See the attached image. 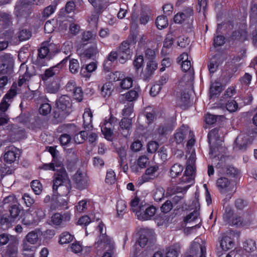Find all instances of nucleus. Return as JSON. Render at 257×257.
Here are the masks:
<instances>
[{
    "label": "nucleus",
    "mask_w": 257,
    "mask_h": 257,
    "mask_svg": "<svg viewBox=\"0 0 257 257\" xmlns=\"http://www.w3.org/2000/svg\"><path fill=\"white\" fill-rule=\"evenodd\" d=\"M183 171V167L178 163L174 164L170 169V175L171 177H177L179 176Z\"/></svg>",
    "instance_id": "79ce46f5"
},
{
    "label": "nucleus",
    "mask_w": 257,
    "mask_h": 257,
    "mask_svg": "<svg viewBox=\"0 0 257 257\" xmlns=\"http://www.w3.org/2000/svg\"><path fill=\"white\" fill-rule=\"evenodd\" d=\"M100 241L104 243V246L107 250H114V242L111 240V238L106 234H102L100 236Z\"/></svg>",
    "instance_id": "c9c22d12"
},
{
    "label": "nucleus",
    "mask_w": 257,
    "mask_h": 257,
    "mask_svg": "<svg viewBox=\"0 0 257 257\" xmlns=\"http://www.w3.org/2000/svg\"><path fill=\"white\" fill-rule=\"evenodd\" d=\"M176 123V121L174 118H168L159 126L157 130V133L160 136H166L173 131Z\"/></svg>",
    "instance_id": "9b49d317"
},
{
    "label": "nucleus",
    "mask_w": 257,
    "mask_h": 257,
    "mask_svg": "<svg viewBox=\"0 0 257 257\" xmlns=\"http://www.w3.org/2000/svg\"><path fill=\"white\" fill-rule=\"evenodd\" d=\"M20 157V153L15 147L11 148L4 155V160L8 164L14 163Z\"/></svg>",
    "instance_id": "aec40b11"
},
{
    "label": "nucleus",
    "mask_w": 257,
    "mask_h": 257,
    "mask_svg": "<svg viewBox=\"0 0 257 257\" xmlns=\"http://www.w3.org/2000/svg\"><path fill=\"white\" fill-rule=\"evenodd\" d=\"M23 202L28 207H30L35 203V200L28 193H25L22 198Z\"/></svg>",
    "instance_id": "e2e57ef3"
},
{
    "label": "nucleus",
    "mask_w": 257,
    "mask_h": 257,
    "mask_svg": "<svg viewBox=\"0 0 257 257\" xmlns=\"http://www.w3.org/2000/svg\"><path fill=\"white\" fill-rule=\"evenodd\" d=\"M199 215V212L196 210H194L184 217V222L186 224L195 222L198 219Z\"/></svg>",
    "instance_id": "49530a36"
},
{
    "label": "nucleus",
    "mask_w": 257,
    "mask_h": 257,
    "mask_svg": "<svg viewBox=\"0 0 257 257\" xmlns=\"http://www.w3.org/2000/svg\"><path fill=\"white\" fill-rule=\"evenodd\" d=\"M74 179L76 188L79 190H83L89 185L87 178H74Z\"/></svg>",
    "instance_id": "e433bc0d"
},
{
    "label": "nucleus",
    "mask_w": 257,
    "mask_h": 257,
    "mask_svg": "<svg viewBox=\"0 0 257 257\" xmlns=\"http://www.w3.org/2000/svg\"><path fill=\"white\" fill-rule=\"evenodd\" d=\"M74 238V236L68 232H64L61 234L59 237V243L61 244L69 243Z\"/></svg>",
    "instance_id": "58836bf2"
},
{
    "label": "nucleus",
    "mask_w": 257,
    "mask_h": 257,
    "mask_svg": "<svg viewBox=\"0 0 257 257\" xmlns=\"http://www.w3.org/2000/svg\"><path fill=\"white\" fill-rule=\"evenodd\" d=\"M187 252L194 257H206V247L199 242L194 241Z\"/></svg>",
    "instance_id": "2eb2a0df"
},
{
    "label": "nucleus",
    "mask_w": 257,
    "mask_h": 257,
    "mask_svg": "<svg viewBox=\"0 0 257 257\" xmlns=\"http://www.w3.org/2000/svg\"><path fill=\"white\" fill-rule=\"evenodd\" d=\"M159 165L157 163H153L149 165L145 170V175L147 176H153L159 172Z\"/></svg>",
    "instance_id": "a19ab883"
},
{
    "label": "nucleus",
    "mask_w": 257,
    "mask_h": 257,
    "mask_svg": "<svg viewBox=\"0 0 257 257\" xmlns=\"http://www.w3.org/2000/svg\"><path fill=\"white\" fill-rule=\"evenodd\" d=\"M236 93V86H231L227 88L224 94V99H232V97Z\"/></svg>",
    "instance_id": "680f3d73"
},
{
    "label": "nucleus",
    "mask_w": 257,
    "mask_h": 257,
    "mask_svg": "<svg viewBox=\"0 0 257 257\" xmlns=\"http://www.w3.org/2000/svg\"><path fill=\"white\" fill-rule=\"evenodd\" d=\"M133 79L130 77L123 79L120 83V86L123 89H128L132 86Z\"/></svg>",
    "instance_id": "0e129e2a"
},
{
    "label": "nucleus",
    "mask_w": 257,
    "mask_h": 257,
    "mask_svg": "<svg viewBox=\"0 0 257 257\" xmlns=\"http://www.w3.org/2000/svg\"><path fill=\"white\" fill-rule=\"evenodd\" d=\"M234 215L233 210L229 207H226L223 215L224 221L229 224Z\"/></svg>",
    "instance_id": "603ef678"
},
{
    "label": "nucleus",
    "mask_w": 257,
    "mask_h": 257,
    "mask_svg": "<svg viewBox=\"0 0 257 257\" xmlns=\"http://www.w3.org/2000/svg\"><path fill=\"white\" fill-rule=\"evenodd\" d=\"M138 166L144 169L147 168L150 164L149 158L146 155H143L139 157L137 161Z\"/></svg>",
    "instance_id": "a18cd8bd"
},
{
    "label": "nucleus",
    "mask_w": 257,
    "mask_h": 257,
    "mask_svg": "<svg viewBox=\"0 0 257 257\" xmlns=\"http://www.w3.org/2000/svg\"><path fill=\"white\" fill-rule=\"evenodd\" d=\"M31 186L34 192L36 195H40L43 189V186L39 180H35L32 181Z\"/></svg>",
    "instance_id": "37998d69"
},
{
    "label": "nucleus",
    "mask_w": 257,
    "mask_h": 257,
    "mask_svg": "<svg viewBox=\"0 0 257 257\" xmlns=\"http://www.w3.org/2000/svg\"><path fill=\"white\" fill-rule=\"evenodd\" d=\"M12 61L5 57L1 58L0 73L2 74H10L13 71Z\"/></svg>",
    "instance_id": "4be33fe9"
},
{
    "label": "nucleus",
    "mask_w": 257,
    "mask_h": 257,
    "mask_svg": "<svg viewBox=\"0 0 257 257\" xmlns=\"http://www.w3.org/2000/svg\"><path fill=\"white\" fill-rule=\"evenodd\" d=\"M14 169L10 167L7 166L5 164H1L0 166L1 177H5V176L11 175L14 172Z\"/></svg>",
    "instance_id": "864d4df0"
},
{
    "label": "nucleus",
    "mask_w": 257,
    "mask_h": 257,
    "mask_svg": "<svg viewBox=\"0 0 257 257\" xmlns=\"http://www.w3.org/2000/svg\"><path fill=\"white\" fill-rule=\"evenodd\" d=\"M14 240L10 242L4 253L5 257H17L18 254V241L15 236H11Z\"/></svg>",
    "instance_id": "dca6fc26"
},
{
    "label": "nucleus",
    "mask_w": 257,
    "mask_h": 257,
    "mask_svg": "<svg viewBox=\"0 0 257 257\" xmlns=\"http://www.w3.org/2000/svg\"><path fill=\"white\" fill-rule=\"evenodd\" d=\"M113 90V86L111 82H107L104 83L101 89V93L102 95L107 98L111 95Z\"/></svg>",
    "instance_id": "473e14b6"
},
{
    "label": "nucleus",
    "mask_w": 257,
    "mask_h": 257,
    "mask_svg": "<svg viewBox=\"0 0 257 257\" xmlns=\"http://www.w3.org/2000/svg\"><path fill=\"white\" fill-rule=\"evenodd\" d=\"M179 61H182L181 67L182 70L187 72L192 67L191 61L188 60V55L187 53H183L178 57Z\"/></svg>",
    "instance_id": "393cba45"
},
{
    "label": "nucleus",
    "mask_w": 257,
    "mask_h": 257,
    "mask_svg": "<svg viewBox=\"0 0 257 257\" xmlns=\"http://www.w3.org/2000/svg\"><path fill=\"white\" fill-rule=\"evenodd\" d=\"M144 59L143 55L136 56L133 61V65L137 71H139L140 69L142 68L144 66Z\"/></svg>",
    "instance_id": "3c124183"
},
{
    "label": "nucleus",
    "mask_w": 257,
    "mask_h": 257,
    "mask_svg": "<svg viewBox=\"0 0 257 257\" xmlns=\"http://www.w3.org/2000/svg\"><path fill=\"white\" fill-rule=\"evenodd\" d=\"M132 126V119L127 117L122 118L119 122V128L121 135L126 138L130 135V130Z\"/></svg>",
    "instance_id": "6ab92c4d"
},
{
    "label": "nucleus",
    "mask_w": 257,
    "mask_h": 257,
    "mask_svg": "<svg viewBox=\"0 0 257 257\" xmlns=\"http://www.w3.org/2000/svg\"><path fill=\"white\" fill-rule=\"evenodd\" d=\"M11 15L1 12L0 15V31L6 29L12 24Z\"/></svg>",
    "instance_id": "b1692460"
},
{
    "label": "nucleus",
    "mask_w": 257,
    "mask_h": 257,
    "mask_svg": "<svg viewBox=\"0 0 257 257\" xmlns=\"http://www.w3.org/2000/svg\"><path fill=\"white\" fill-rule=\"evenodd\" d=\"M153 231L148 228H144L140 231V237L137 241L141 247H144L153 238Z\"/></svg>",
    "instance_id": "4468645a"
},
{
    "label": "nucleus",
    "mask_w": 257,
    "mask_h": 257,
    "mask_svg": "<svg viewBox=\"0 0 257 257\" xmlns=\"http://www.w3.org/2000/svg\"><path fill=\"white\" fill-rule=\"evenodd\" d=\"M56 105L54 118L59 123L63 121L72 111L71 98L67 95H63L57 99Z\"/></svg>",
    "instance_id": "f03ea898"
},
{
    "label": "nucleus",
    "mask_w": 257,
    "mask_h": 257,
    "mask_svg": "<svg viewBox=\"0 0 257 257\" xmlns=\"http://www.w3.org/2000/svg\"><path fill=\"white\" fill-rule=\"evenodd\" d=\"M73 97L78 102H80L83 99V93L81 87H74L73 86Z\"/></svg>",
    "instance_id": "6e6d98bb"
},
{
    "label": "nucleus",
    "mask_w": 257,
    "mask_h": 257,
    "mask_svg": "<svg viewBox=\"0 0 257 257\" xmlns=\"http://www.w3.org/2000/svg\"><path fill=\"white\" fill-rule=\"evenodd\" d=\"M156 25L158 29L162 30L168 26L167 16L162 15L158 16L156 20Z\"/></svg>",
    "instance_id": "f704fd0d"
},
{
    "label": "nucleus",
    "mask_w": 257,
    "mask_h": 257,
    "mask_svg": "<svg viewBox=\"0 0 257 257\" xmlns=\"http://www.w3.org/2000/svg\"><path fill=\"white\" fill-rule=\"evenodd\" d=\"M56 9V5H51L46 7L42 13V18L45 19L48 18L55 12Z\"/></svg>",
    "instance_id": "de8ad7c7"
},
{
    "label": "nucleus",
    "mask_w": 257,
    "mask_h": 257,
    "mask_svg": "<svg viewBox=\"0 0 257 257\" xmlns=\"http://www.w3.org/2000/svg\"><path fill=\"white\" fill-rule=\"evenodd\" d=\"M156 208L153 205L143 203L139 206V210L137 211L136 215L140 220H150L154 217L156 212Z\"/></svg>",
    "instance_id": "423d86ee"
},
{
    "label": "nucleus",
    "mask_w": 257,
    "mask_h": 257,
    "mask_svg": "<svg viewBox=\"0 0 257 257\" xmlns=\"http://www.w3.org/2000/svg\"><path fill=\"white\" fill-rule=\"evenodd\" d=\"M221 84L219 82H215L210 86L209 94L210 98L217 97L222 91Z\"/></svg>",
    "instance_id": "cd10ccee"
},
{
    "label": "nucleus",
    "mask_w": 257,
    "mask_h": 257,
    "mask_svg": "<svg viewBox=\"0 0 257 257\" xmlns=\"http://www.w3.org/2000/svg\"><path fill=\"white\" fill-rule=\"evenodd\" d=\"M60 52L58 49H56L54 52H50V49L47 46H42L38 49V54L37 62L39 64L43 65L42 61L43 59L50 60L56 54Z\"/></svg>",
    "instance_id": "f8f14e48"
},
{
    "label": "nucleus",
    "mask_w": 257,
    "mask_h": 257,
    "mask_svg": "<svg viewBox=\"0 0 257 257\" xmlns=\"http://www.w3.org/2000/svg\"><path fill=\"white\" fill-rule=\"evenodd\" d=\"M32 8L27 0H19L17 2L14 14L17 18L26 17L31 14Z\"/></svg>",
    "instance_id": "9d476101"
},
{
    "label": "nucleus",
    "mask_w": 257,
    "mask_h": 257,
    "mask_svg": "<svg viewBox=\"0 0 257 257\" xmlns=\"http://www.w3.org/2000/svg\"><path fill=\"white\" fill-rule=\"evenodd\" d=\"M39 231L35 230L29 232L26 236L27 241L32 244H36L39 240Z\"/></svg>",
    "instance_id": "72a5a7b5"
},
{
    "label": "nucleus",
    "mask_w": 257,
    "mask_h": 257,
    "mask_svg": "<svg viewBox=\"0 0 257 257\" xmlns=\"http://www.w3.org/2000/svg\"><path fill=\"white\" fill-rule=\"evenodd\" d=\"M225 107L229 112H234L237 110L238 104L234 99H230L226 100Z\"/></svg>",
    "instance_id": "ea45409f"
},
{
    "label": "nucleus",
    "mask_w": 257,
    "mask_h": 257,
    "mask_svg": "<svg viewBox=\"0 0 257 257\" xmlns=\"http://www.w3.org/2000/svg\"><path fill=\"white\" fill-rule=\"evenodd\" d=\"M76 126L74 124L67 123L60 125L57 129V132L62 133L59 138V141L62 147L67 146L71 142L72 138L70 134L72 130L75 128Z\"/></svg>",
    "instance_id": "20e7f679"
},
{
    "label": "nucleus",
    "mask_w": 257,
    "mask_h": 257,
    "mask_svg": "<svg viewBox=\"0 0 257 257\" xmlns=\"http://www.w3.org/2000/svg\"><path fill=\"white\" fill-rule=\"evenodd\" d=\"M116 210L119 216H121L124 213L126 205L125 202L123 200H118L116 203Z\"/></svg>",
    "instance_id": "5fc2aeb1"
},
{
    "label": "nucleus",
    "mask_w": 257,
    "mask_h": 257,
    "mask_svg": "<svg viewBox=\"0 0 257 257\" xmlns=\"http://www.w3.org/2000/svg\"><path fill=\"white\" fill-rule=\"evenodd\" d=\"M179 254V249L176 246L170 247L166 252V257H177Z\"/></svg>",
    "instance_id": "338daca9"
},
{
    "label": "nucleus",
    "mask_w": 257,
    "mask_h": 257,
    "mask_svg": "<svg viewBox=\"0 0 257 257\" xmlns=\"http://www.w3.org/2000/svg\"><path fill=\"white\" fill-rule=\"evenodd\" d=\"M8 207L9 208V215H3L1 219V222L2 224L13 222L15 219L19 218L20 214L23 211L22 208L17 203L16 204H11Z\"/></svg>",
    "instance_id": "39448f33"
},
{
    "label": "nucleus",
    "mask_w": 257,
    "mask_h": 257,
    "mask_svg": "<svg viewBox=\"0 0 257 257\" xmlns=\"http://www.w3.org/2000/svg\"><path fill=\"white\" fill-rule=\"evenodd\" d=\"M195 178H180L181 180L180 182L181 183H186L189 184L183 187H178L177 190L178 192L180 193H186L188 189L195 183Z\"/></svg>",
    "instance_id": "bb28decb"
},
{
    "label": "nucleus",
    "mask_w": 257,
    "mask_h": 257,
    "mask_svg": "<svg viewBox=\"0 0 257 257\" xmlns=\"http://www.w3.org/2000/svg\"><path fill=\"white\" fill-rule=\"evenodd\" d=\"M220 131L219 128H214L212 129L208 134L207 138L209 145V154L213 156L214 158L218 157L219 154L217 153L220 146L219 145H214V141L218 142L220 141V136L219 134Z\"/></svg>",
    "instance_id": "0eeeda50"
},
{
    "label": "nucleus",
    "mask_w": 257,
    "mask_h": 257,
    "mask_svg": "<svg viewBox=\"0 0 257 257\" xmlns=\"http://www.w3.org/2000/svg\"><path fill=\"white\" fill-rule=\"evenodd\" d=\"M230 181L228 178H218L216 181V185L217 187L221 190H228L230 187Z\"/></svg>",
    "instance_id": "2f4dec72"
},
{
    "label": "nucleus",
    "mask_w": 257,
    "mask_h": 257,
    "mask_svg": "<svg viewBox=\"0 0 257 257\" xmlns=\"http://www.w3.org/2000/svg\"><path fill=\"white\" fill-rule=\"evenodd\" d=\"M234 243L232 239L228 236H222L220 241V246L218 247V252L222 254V251H227L234 247Z\"/></svg>",
    "instance_id": "a211bd4d"
},
{
    "label": "nucleus",
    "mask_w": 257,
    "mask_h": 257,
    "mask_svg": "<svg viewBox=\"0 0 257 257\" xmlns=\"http://www.w3.org/2000/svg\"><path fill=\"white\" fill-rule=\"evenodd\" d=\"M243 248L247 252H252L256 249L255 242L252 239L246 240L243 243Z\"/></svg>",
    "instance_id": "09e8293b"
},
{
    "label": "nucleus",
    "mask_w": 257,
    "mask_h": 257,
    "mask_svg": "<svg viewBox=\"0 0 257 257\" xmlns=\"http://www.w3.org/2000/svg\"><path fill=\"white\" fill-rule=\"evenodd\" d=\"M229 41H238L242 43L248 40V31L247 25L241 24L238 29L233 31L229 38Z\"/></svg>",
    "instance_id": "6e6552de"
},
{
    "label": "nucleus",
    "mask_w": 257,
    "mask_h": 257,
    "mask_svg": "<svg viewBox=\"0 0 257 257\" xmlns=\"http://www.w3.org/2000/svg\"><path fill=\"white\" fill-rule=\"evenodd\" d=\"M187 130L183 125L174 134V138L177 144H179L183 142L187 133Z\"/></svg>",
    "instance_id": "a878e982"
},
{
    "label": "nucleus",
    "mask_w": 257,
    "mask_h": 257,
    "mask_svg": "<svg viewBox=\"0 0 257 257\" xmlns=\"http://www.w3.org/2000/svg\"><path fill=\"white\" fill-rule=\"evenodd\" d=\"M248 202L246 200L238 198L235 201V206L238 210H242L248 205Z\"/></svg>",
    "instance_id": "69168bd1"
},
{
    "label": "nucleus",
    "mask_w": 257,
    "mask_h": 257,
    "mask_svg": "<svg viewBox=\"0 0 257 257\" xmlns=\"http://www.w3.org/2000/svg\"><path fill=\"white\" fill-rule=\"evenodd\" d=\"M190 104V96L188 94L183 93L181 95L177 105L183 110L188 108Z\"/></svg>",
    "instance_id": "7c9ffc66"
},
{
    "label": "nucleus",
    "mask_w": 257,
    "mask_h": 257,
    "mask_svg": "<svg viewBox=\"0 0 257 257\" xmlns=\"http://www.w3.org/2000/svg\"><path fill=\"white\" fill-rule=\"evenodd\" d=\"M79 69V64L77 59H72L69 61V70L73 74L78 72Z\"/></svg>",
    "instance_id": "13d9d810"
},
{
    "label": "nucleus",
    "mask_w": 257,
    "mask_h": 257,
    "mask_svg": "<svg viewBox=\"0 0 257 257\" xmlns=\"http://www.w3.org/2000/svg\"><path fill=\"white\" fill-rule=\"evenodd\" d=\"M51 105L47 102L42 103L39 108V113L43 115H47L51 111Z\"/></svg>",
    "instance_id": "8fccbe9b"
},
{
    "label": "nucleus",
    "mask_w": 257,
    "mask_h": 257,
    "mask_svg": "<svg viewBox=\"0 0 257 257\" xmlns=\"http://www.w3.org/2000/svg\"><path fill=\"white\" fill-rule=\"evenodd\" d=\"M72 186L69 178H55L53 180V191L54 196H67L71 190Z\"/></svg>",
    "instance_id": "7ed1b4c3"
},
{
    "label": "nucleus",
    "mask_w": 257,
    "mask_h": 257,
    "mask_svg": "<svg viewBox=\"0 0 257 257\" xmlns=\"http://www.w3.org/2000/svg\"><path fill=\"white\" fill-rule=\"evenodd\" d=\"M59 72L60 71L57 66H52L48 69H47L45 71L44 73L42 74L41 77L43 80H47L49 78L58 75Z\"/></svg>",
    "instance_id": "c756f323"
},
{
    "label": "nucleus",
    "mask_w": 257,
    "mask_h": 257,
    "mask_svg": "<svg viewBox=\"0 0 257 257\" xmlns=\"http://www.w3.org/2000/svg\"><path fill=\"white\" fill-rule=\"evenodd\" d=\"M32 35L31 32L27 29H23L19 32L18 38L21 41L28 40Z\"/></svg>",
    "instance_id": "bf43d9fd"
},
{
    "label": "nucleus",
    "mask_w": 257,
    "mask_h": 257,
    "mask_svg": "<svg viewBox=\"0 0 257 257\" xmlns=\"http://www.w3.org/2000/svg\"><path fill=\"white\" fill-rule=\"evenodd\" d=\"M193 9L191 7L185 8L182 12L178 13L174 17V21L176 24L192 23L193 22Z\"/></svg>",
    "instance_id": "1a4fd4ad"
},
{
    "label": "nucleus",
    "mask_w": 257,
    "mask_h": 257,
    "mask_svg": "<svg viewBox=\"0 0 257 257\" xmlns=\"http://www.w3.org/2000/svg\"><path fill=\"white\" fill-rule=\"evenodd\" d=\"M158 68V63L155 60H150L147 63L146 70L141 76L145 80H148Z\"/></svg>",
    "instance_id": "f3484780"
},
{
    "label": "nucleus",
    "mask_w": 257,
    "mask_h": 257,
    "mask_svg": "<svg viewBox=\"0 0 257 257\" xmlns=\"http://www.w3.org/2000/svg\"><path fill=\"white\" fill-rule=\"evenodd\" d=\"M71 214L70 211H66L63 214L54 213L51 217V221L53 224L57 226H63L70 220Z\"/></svg>",
    "instance_id": "ddd939ff"
},
{
    "label": "nucleus",
    "mask_w": 257,
    "mask_h": 257,
    "mask_svg": "<svg viewBox=\"0 0 257 257\" xmlns=\"http://www.w3.org/2000/svg\"><path fill=\"white\" fill-rule=\"evenodd\" d=\"M247 144V137L239 135L234 141L233 148L236 150L244 151L246 149Z\"/></svg>",
    "instance_id": "5701e85b"
},
{
    "label": "nucleus",
    "mask_w": 257,
    "mask_h": 257,
    "mask_svg": "<svg viewBox=\"0 0 257 257\" xmlns=\"http://www.w3.org/2000/svg\"><path fill=\"white\" fill-rule=\"evenodd\" d=\"M225 172L229 177H237L240 174V171L232 165L227 166Z\"/></svg>",
    "instance_id": "4d7b16f0"
},
{
    "label": "nucleus",
    "mask_w": 257,
    "mask_h": 257,
    "mask_svg": "<svg viewBox=\"0 0 257 257\" xmlns=\"http://www.w3.org/2000/svg\"><path fill=\"white\" fill-rule=\"evenodd\" d=\"M101 130L104 138L107 140H111L113 135V132L111 128L107 127V125H104L102 124Z\"/></svg>",
    "instance_id": "052dcab7"
},
{
    "label": "nucleus",
    "mask_w": 257,
    "mask_h": 257,
    "mask_svg": "<svg viewBox=\"0 0 257 257\" xmlns=\"http://www.w3.org/2000/svg\"><path fill=\"white\" fill-rule=\"evenodd\" d=\"M98 51L96 46H91L87 49L84 50L82 53L83 57L87 59H90L95 56Z\"/></svg>",
    "instance_id": "4c0bfd02"
},
{
    "label": "nucleus",
    "mask_w": 257,
    "mask_h": 257,
    "mask_svg": "<svg viewBox=\"0 0 257 257\" xmlns=\"http://www.w3.org/2000/svg\"><path fill=\"white\" fill-rule=\"evenodd\" d=\"M140 90V87L136 86L133 89L128 91L122 96H124L126 101L132 102L137 99Z\"/></svg>",
    "instance_id": "c85d7f7f"
},
{
    "label": "nucleus",
    "mask_w": 257,
    "mask_h": 257,
    "mask_svg": "<svg viewBox=\"0 0 257 257\" xmlns=\"http://www.w3.org/2000/svg\"><path fill=\"white\" fill-rule=\"evenodd\" d=\"M88 133L86 131H82L80 132L79 134L75 135L74 137V141L77 144L82 143L84 141L87 139Z\"/></svg>",
    "instance_id": "c03bdc74"
},
{
    "label": "nucleus",
    "mask_w": 257,
    "mask_h": 257,
    "mask_svg": "<svg viewBox=\"0 0 257 257\" xmlns=\"http://www.w3.org/2000/svg\"><path fill=\"white\" fill-rule=\"evenodd\" d=\"M137 41V36L134 34H131L126 40L120 44L117 51H111L106 59L112 63L118 59L120 63L124 64L132 58L133 50L131 48L134 47Z\"/></svg>",
    "instance_id": "f257e3e1"
},
{
    "label": "nucleus",
    "mask_w": 257,
    "mask_h": 257,
    "mask_svg": "<svg viewBox=\"0 0 257 257\" xmlns=\"http://www.w3.org/2000/svg\"><path fill=\"white\" fill-rule=\"evenodd\" d=\"M97 67V62H92L85 66H82L80 70V74L82 77L89 79L91 75V73L95 71Z\"/></svg>",
    "instance_id": "412c9836"
},
{
    "label": "nucleus",
    "mask_w": 257,
    "mask_h": 257,
    "mask_svg": "<svg viewBox=\"0 0 257 257\" xmlns=\"http://www.w3.org/2000/svg\"><path fill=\"white\" fill-rule=\"evenodd\" d=\"M249 18L251 21H256L257 20V4L251 5L249 12Z\"/></svg>",
    "instance_id": "774afa93"
}]
</instances>
